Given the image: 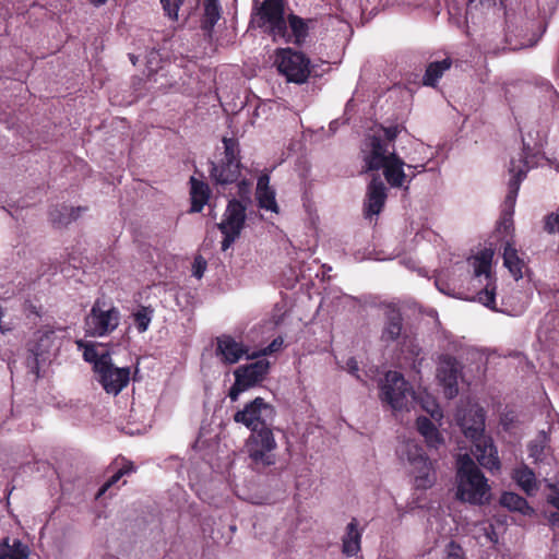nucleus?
Here are the masks:
<instances>
[{"instance_id":"obj_1","label":"nucleus","mask_w":559,"mask_h":559,"mask_svg":"<svg viewBox=\"0 0 559 559\" xmlns=\"http://www.w3.org/2000/svg\"><path fill=\"white\" fill-rule=\"evenodd\" d=\"M456 498L463 502L481 506L489 501L488 479L468 454L460 455L456 469Z\"/></svg>"},{"instance_id":"obj_2","label":"nucleus","mask_w":559,"mask_h":559,"mask_svg":"<svg viewBox=\"0 0 559 559\" xmlns=\"http://www.w3.org/2000/svg\"><path fill=\"white\" fill-rule=\"evenodd\" d=\"M223 157L218 163H211L210 177L215 186H228L238 182L239 193L248 192L249 182L247 179L239 181L241 175L240 146L235 138L224 136Z\"/></svg>"},{"instance_id":"obj_3","label":"nucleus","mask_w":559,"mask_h":559,"mask_svg":"<svg viewBox=\"0 0 559 559\" xmlns=\"http://www.w3.org/2000/svg\"><path fill=\"white\" fill-rule=\"evenodd\" d=\"M111 352H83L86 362L93 365L95 379L100 383L106 393L118 395L130 381L129 367H116L112 362Z\"/></svg>"},{"instance_id":"obj_4","label":"nucleus","mask_w":559,"mask_h":559,"mask_svg":"<svg viewBox=\"0 0 559 559\" xmlns=\"http://www.w3.org/2000/svg\"><path fill=\"white\" fill-rule=\"evenodd\" d=\"M380 340L386 346H396L400 349H414L417 347V329L405 320L400 308L389 305L384 311V321Z\"/></svg>"},{"instance_id":"obj_5","label":"nucleus","mask_w":559,"mask_h":559,"mask_svg":"<svg viewBox=\"0 0 559 559\" xmlns=\"http://www.w3.org/2000/svg\"><path fill=\"white\" fill-rule=\"evenodd\" d=\"M397 454L403 462L411 466L414 484L417 489L431 488L437 480L433 462L427 456L424 449L414 440L403 442Z\"/></svg>"},{"instance_id":"obj_6","label":"nucleus","mask_w":559,"mask_h":559,"mask_svg":"<svg viewBox=\"0 0 559 559\" xmlns=\"http://www.w3.org/2000/svg\"><path fill=\"white\" fill-rule=\"evenodd\" d=\"M273 353L274 352H252L251 355H247V358L251 361L239 366L234 371L235 382L228 393L231 401H237L243 391L259 384L265 379L271 366L266 356Z\"/></svg>"},{"instance_id":"obj_7","label":"nucleus","mask_w":559,"mask_h":559,"mask_svg":"<svg viewBox=\"0 0 559 559\" xmlns=\"http://www.w3.org/2000/svg\"><path fill=\"white\" fill-rule=\"evenodd\" d=\"M251 23L259 28H264L274 41L277 40V36H285L287 34V22L284 1L263 0L258 3L254 0Z\"/></svg>"},{"instance_id":"obj_8","label":"nucleus","mask_w":559,"mask_h":559,"mask_svg":"<svg viewBox=\"0 0 559 559\" xmlns=\"http://www.w3.org/2000/svg\"><path fill=\"white\" fill-rule=\"evenodd\" d=\"M379 399L392 411H402L414 399V390L402 373L388 371L379 382Z\"/></svg>"},{"instance_id":"obj_9","label":"nucleus","mask_w":559,"mask_h":559,"mask_svg":"<svg viewBox=\"0 0 559 559\" xmlns=\"http://www.w3.org/2000/svg\"><path fill=\"white\" fill-rule=\"evenodd\" d=\"M276 448L277 443L272 427L251 431L246 441L248 457L255 469L275 464L276 455L274 451Z\"/></svg>"},{"instance_id":"obj_10","label":"nucleus","mask_w":559,"mask_h":559,"mask_svg":"<svg viewBox=\"0 0 559 559\" xmlns=\"http://www.w3.org/2000/svg\"><path fill=\"white\" fill-rule=\"evenodd\" d=\"M275 64L287 82L304 84L310 76V59L290 47L275 50Z\"/></svg>"},{"instance_id":"obj_11","label":"nucleus","mask_w":559,"mask_h":559,"mask_svg":"<svg viewBox=\"0 0 559 559\" xmlns=\"http://www.w3.org/2000/svg\"><path fill=\"white\" fill-rule=\"evenodd\" d=\"M246 210L247 207L241 201L237 199L228 201L223 218L221 223L217 224V228L223 235V240L221 242L222 251L229 249L240 237L246 225Z\"/></svg>"},{"instance_id":"obj_12","label":"nucleus","mask_w":559,"mask_h":559,"mask_svg":"<svg viewBox=\"0 0 559 559\" xmlns=\"http://www.w3.org/2000/svg\"><path fill=\"white\" fill-rule=\"evenodd\" d=\"M120 313L117 308L104 299H96L85 318L86 332L93 336L111 333L119 324Z\"/></svg>"},{"instance_id":"obj_13","label":"nucleus","mask_w":559,"mask_h":559,"mask_svg":"<svg viewBox=\"0 0 559 559\" xmlns=\"http://www.w3.org/2000/svg\"><path fill=\"white\" fill-rule=\"evenodd\" d=\"M276 412L274 407L262 397H255L234 415L237 424H242L250 431L270 428L273 425Z\"/></svg>"},{"instance_id":"obj_14","label":"nucleus","mask_w":559,"mask_h":559,"mask_svg":"<svg viewBox=\"0 0 559 559\" xmlns=\"http://www.w3.org/2000/svg\"><path fill=\"white\" fill-rule=\"evenodd\" d=\"M455 420L467 439L484 435L485 411L477 404L457 407Z\"/></svg>"},{"instance_id":"obj_15","label":"nucleus","mask_w":559,"mask_h":559,"mask_svg":"<svg viewBox=\"0 0 559 559\" xmlns=\"http://www.w3.org/2000/svg\"><path fill=\"white\" fill-rule=\"evenodd\" d=\"M461 377L460 364L449 354H443L437 368V378L443 388V394L452 400L459 394V378Z\"/></svg>"},{"instance_id":"obj_16","label":"nucleus","mask_w":559,"mask_h":559,"mask_svg":"<svg viewBox=\"0 0 559 559\" xmlns=\"http://www.w3.org/2000/svg\"><path fill=\"white\" fill-rule=\"evenodd\" d=\"M362 153L366 171L380 170L383 162L388 160V155L390 154L388 143L377 134L367 135Z\"/></svg>"},{"instance_id":"obj_17","label":"nucleus","mask_w":559,"mask_h":559,"mask_svg":"<svg viewBox=\"0 0 559 559\" xmlns=\"http://www.w3.org/2000/svg\"><path fill=\"white\" fill-rule=\"evenodd\" d=\"M73 344L69 328L43 326L36 332L35 349H62Z\"/></svg>"},{"instance_id":"obj_18","label":"nucleus","mask_w":559,"mask_h":559,"mask_svg":"<svg viewBox=\"0 0 559 559\" xmlns=\"http://www.w3.org/2000/svg\"><path fill=\"white\" fill-rule=\"evenodd\" d=\"M469 440L473 442L472 453L483 467L490 472L500 469L498 450L490 437L480 435Z\"/></svg>"},{"instance_id":"obj_19","label":"nucleus","mask_w":559,"mask_h":559,"mask_svg":"<svg viewBox=\"0 0 559 559\" xmlns=\"http://www.w3.org/2000/svg\"><path fill=\"white\" fill-rule=\"evenodd\" d=\"M388 198L386 187L379 175H374L367 187L364 214L367 218L380 214Z\"/></svg>"},{"instance_id":"obj_20","label":"nucleus","mask_w":559,"mask_h":559,"mask_svg":"<svg viewBox=\"0 0 559 559\" xmlns=\"http://www.w3.org/2000/svg\"><path fill=\"white\" fill-rule=\"evenodd\" d=\"M405 165L404 160L395 152H391L388 155V160L383 162L381 169H383L386 182L392 188H401L403 186L406 179Z\"/></svg>"},{"instance_id":"obj_21","label":"nucleus","mask_w":559,"mask_h":559,"mask_svg":"<svg viewBox=\"0 0 559 559\" xmlns=\"http://www.w3.org/2000/svg\"><path fill=\"white\" fill-rule=\"evenodd\" d=\"M287 34L285 36H277V39H283L285 43H293L301 46L309 33V25L302 17L290 13L287 19Z\"/></svg>"},{"instance_id":"obj_22","label":"nucleus","mask_w":559,"mask_h":559,"mask_svg":"<svg viewBox=\"0 0 559 559\" xmlns=\"http://www.w3.org/2000/svg\"><path fill=\"white\" fill-rule=\"evenodd\" d=\"M255 197L260 209L278 213L275 191L270 187V177L262 175L258 178Z\"/></svg>"},{"instance_id":"obj_23","label":"nucleus","mask_w":559,"mask_h":559,"mask_svg":"<svg viewBox=\"0 0 559 559\" xmlns=\"http://www.w3.org/2000/svg\"><path fill=\"white\" fill-rule=\"evenodd\" d=\"M86 210L84 206L70 207L62 204L50 210L49 219L55 227H64L75 221Z\"/></svg>"},{"instance_id":"obj_24","label":"nucleus","mask_w":559,"mask_h":559,"mask_svg":"<svg viewBox=\"0 0 559 559\" xmlns=\"http://www.w3.org/2000/svg\"><path fill=\"white\" fill-rule=\"evenodd\" d=\"M190 183H191L190 212L191 213H200L210 199L211 190H210L207 183H205L204 181L199 180L194 177L190 178Z\"/></svg>"},{"instance_id":"obj_25","label":"nucleus","mask_w":559,"mask_h":559,"mask_svg":"<svg viewBox=\"0 0 559 559\" xmlns=\"http://www.w3.org/2000/svg\"><path fill=\"white\" fill-rule=\"evenodd\" d=\"M416 427L429 448L438 449L443 443L444 440L437 426L428 417H417Z\"/></svg>"},{"instance_id":"obj_26","label":"nucleus","mask_w":559,"mask_h":559,"mask_svg":"<svg viewBox=\"0 0 559 559\" xmlns=\"http://www.w3.org/2000/svg\"><path fill=\"white\" fill-rule=\"evenodd\" d=\"M29 556V548L20 539L14 538L11 543L9 537H5L0 543V559H27Z\"/></svg>"},{"instance_id":"obj_27","label":"nucleus","mask_w":559,"mask_h":559,"mask_svg":"<svg viewBox=\"0 0 559 559\" xmlns=\"http://www.w3.org/2000/svg\"><path fill=\"white\" fill-rule=\"evenodd\" d=\"M451 67V58H445L441 61H433L428 63L423 76V85L436 87L438 85L439 80L443 76L444 72L450 70Z\"/></svg>"},{"instance_id":"obj_28","label":"nucleus","mask_w":559,"mask_h":559,"mask_svg":"<svg viewBox=\"0 0 559 559\" xmlns=\"http://www.w3.org/2000/svg\"><path fill=\"white\" fill-rule=\"evenodd\" d=\"M503 264L510 271L512 276L519 281L523 277L525 262L519 257L518 250L511 242H507L503 248Z\"/></svg>"},{"instance_id":"obj_29","label":"nucleus","mask_w":559,"mask_h":559,"mask_svg":"<svg viewBox=\"0 0 559 559\" xmlns=\"http://www.w3.org/2000/svg\"><path fill=\"white\" fill-rule=\"evenodd\" d=\"M361 533L357 528V521L353 519L346 527V534L343 537V552L347 557L356 556L360 550Z\"/></svg>"},{"instance_id":"obj_30","label":"nucleus","mask_w":559,"mask_h":559,"mask_svg":"<svg viewBox=\"0 0 559 559\" xmlns=\"http://www.w3.org/2000/svg\"><path fill=\"white\" fill-rule=\"evenodd\" d=\"M493 252L489 249L481 250L475 258L473 262L474 274L476 277L484 275L486 281H495L491 274V261H492Z\"/></svg>"},{"instance_id":"obj_31","label":"nucleus","mask_w":559,"mask_h":559,"mask_svg":"<svg viewBox=\"0 0 559 559\" xmlns=\"http://www.w3.org/2000/svg\"><path fill=\"white\" fill-rule=\"evenodd\" d=\"M500 503L502 507L511 511H518L524 515L533 511L526 499L515 492H503L500 498Z\"/></svg>"},{"instance_id":"obj_32","label":"nucleus","mask_w":559,"mask_h":559,"mask_svg":"<svg viewBox=\"0 0 559 559\" xmlns=\"http://www.w3.org/2000/svg\"><path fill=\"white\" fill-rule=\"evenodd\" d=\"M512 477L515 483L528 495L537 488L535 474L526 465L515 468L513 471Z\"/></svg>"},{"instance_id":"obj_33","label":"nucleus","mask_w":559,"mask_h":559,"mask_svg":"<svg viewBox=\"0 0 559 559\" xmlns=\"http://www.w3.org/2000/svg\"><path fill=\"white\" fill-rule=\"evenodd\" d=\"M477 300L485 307L496 310V285L495 281H489L486 286L477 293Z\"/></svg>"},{"instance_id":"obj_34","label":"nucleus","mask_w":559,"mask_h":559,"mask_svg":"<svg viewBox=\"0 0 559 559\" xmlns=\"http://www.w3.org/2000/svg\"><path fill=\"white\" fill-rule=\"evenodd\" d=\"M547 443V435L545 432H540L537 439L532 441L528 447L530 456L533 457L535 461H542Z\"/></svg>"},{"instance_id":"obj_35","label":"nucleus","mask_w":559,"mask_h":559,"mask_svg":"<svg viewBox=\"0 0 559 559\" xmlns=\"http://www.w3.org/2000/svg\"><path fill=\"white\" fill-rule=\"evenodd\" d=\"M205 23L213 27L221 17L218 0H204Z\"/></svg>"},{"instance_id":"obj_36","label":"nucleus","mask_w":559,"mask_h":559,"mask_svg":"<svg viewBox=\"0 0 559 559\" xmlns=\"http://www.w3.org/2000/svg\"><path fill=\"white\" fill-rule=\"evenodd\" d=\"M134 471L132 463H128L123 467L119 468L109 479L99 488L97 497L104 495L111 486L118 483L124 475H128Z\"/></svg>"},{"instance_id":"obj_37","label":"nucleus","mask_w":559,"mask_h":559,"mask_svg":"<svg viewBox=\"0 0 559 559\" xmlns=\"http://www.w3.org/2000/svg\"><path fill=\"white\" fill-rule=\"evenodd\" d=\"M509 171L511 173L512 176L508 183V190H513V191L519 192L521 182L526 177V170L523 168H520V167L516 168L515 162L512 159L511 167H510Z\"/></svg>"},{"instance_id":"obj_38","label":"nucleus","mask_w":559,"mask_h":559,"mask_svg":"<svg viewBox=\"0 0 559 559\" xmlns=\"http://www.w3.org/2000/svg\"><path fill=\"white\" fill-rule=\"evenodd\" d=\"M46 352H31V354L26 357L28 372L32 373L35 379L40 377V358Z\"/></svg>"},{"instance_id":"obj_39","label":"nucleus","mask_w":559,"mask_h":559,"mask_svg":"<svg viewBox=\"0 0 559 559\" xmlns=\"http://www.w3.org/2000/svg\"><path fill=\"white\" fill-rule=\"evenodd\" d=\"M216 349H250L247 346H243L241 343H238L230 335H222L216 338Z\"/></svg>"},{"instance_id":"obj_40","label":"nucleus","mask_w":559,"mask_h":559,"mask_svg":"<svg viewBox=\"0 0 559 559\" xmlns=\"http://www.w3.org/2000/svg\"><path fill=\"white\" fill-rule=\"evenodd\" d=\"M185 0H160L165 14L171 20L178 19V11Z\"/></svg>"},{"instance_id":"obj_41","label":"nucleus","mask_w":559,"mask_h":559,"mask_svg":"<svg viewBox=\"0 0 559 559\" xmlns=\"http://www.w3.org/2000/svg\"><path fill=\"white\" fill-rule=\"evenodd\" d=\"M151 312L147 308H142L134 314V322L140 332L146 331L151 322Z\"/></svg>"},{"instance_id":"obj_42","label":"nucleus","mask_w":559,"mask_h":559,"mask_svg":"<svg viewBox=\"0 0 559 559\" xmlns=\"http://www.w3.org/2000/svg\"><path fill=\"white\" fill-rule=\"evenodd\" d=\"M443 559H465V552L461 545L451 540L447 544L444 548V558Z\"/></svg>"},{"instance_id":"obj_43","label":"nucleus","mask_w":559,"mask_h":559,"mask_svg":"<svg viewBox=\"0 0 559 559\" xmlns=\"http://www.w3.org/2000/svg\"><path fill=\"white\" fill-rule=\"evenodd\" d=\"M216 357L227 365L238 362L243 354L249 355V352H215Z\"/></svg>"},{"instance_id":"obj_44","label":"nucleus","mask_w":559,"mask_h":559,"mask_svg":"<svg viewBox=\"0 0 559 559\" xmlns=\"http://www.w3.org/2000/svg\"><path fill=\"white\" fill-rule=\"evenodd\" d=\"M335 360H336V364L342 368V369H345L347 370L350 374H353L354 377H356L357 379H361L360 378V374H359V367H358V362L357 360L354 358V357H349L347 358V360L345 361V365H341V360L338 358V356H334Z\"/></svg>"},{"instance_id":"obj_45","label":"nucleus","mask_w":559,"mask_h":559,"mask_svg":"<svg viewBox=\"0 0 559 559\" xmlns=\"http://www.w3.org/2000/svg\"><path fill=\"white\" fill-rule=\"evenodd\" d=\"M206 260L201 254L197 255L192 263V275L198 280L202 278L206 271Z\"/></svg>"},{"instance_id":"obj_46","label":"nucleus","mask_w":559,"mask_h":559,"mask_svg":"<svg viewBox=\"0 0 559 559\" xmlns=\"http://www.w3.org/2000/svg\"><path fill=\"white\" fill-rule=\"evenodd\" d=\"M423 407L431 416V418L435 419V420H440L443 417L442 409L436 403L435 400H427V401H425Z\"/></svg>"},{"instance_id":"obj_47","label":"nucleus","mask_w":559,"mask_h":559,"mask_svg":"<svg viewBox=\"0 0 559 559\" xmlns=\"http://www.w3.org/2000/svg\"><path fill=\"white\" fill-rule=\"evenodd\" d=\"M544 229L548 234L559 231V212L550 213L545 217Z\"/></svg>"},{"instance_id":"obj_48","label":"nucleus","mask_w":559,"mask_h":559,"mask_svg":"<svg viewBox=\"0 0 559 559\" xmlns=\"http://www.w3.org/2000/svg\"><path fill=\"white\" fill-rule=\"evenodd\" d=\"M381 130L383 131V140L385 143L394 142L401 133V128L399 126L381 127Z\"/></svg>"},{"instance_id":"obj_49","label":"nucleus","mask_w":559,"mask_h":559,"mask_svg":"<svg viewBox=\"0 0 559 559\" xmlns=\"http://www.w3.org/2000/svg\"><path fill=\"white\" fill-rule=\"evenodd\" d=\"M547 521L552 530H559V512H550L547 515Z\"/></svg>"},{"instance_id":"obj_50","label":"nucleus","mask_w":559,"mask_h":559,"mask_svg":"<svg viewBox=\"0 0 559 559\" xmlns=\"http://www.w3.org/2000/svg\"><path fill=\"white\" fill-rule=\"evenodd\" d=\"M284 340L282 336H276L273 341L265 347H260L259 349H281Z\"/></svg>"},{"instance_id":"obj_51","label":"nucleus","mask_w":559,"mask_h":559,"mask_svg":"<svg viewBox=\"0 0 559 559\" xmlns=\"http://www.w3.org/2000/svg\"><path fill=\"white\" fill-rule=\"evenodd\" d=\"M518 191L508 190L507 197H506V204L510 207H513L516 201Z\"/></svg>"},{"instance_id":"obj_52","label":"nucleus","mask_w":559,"mask_h":559,"mask_svg":"<svg viewBox=\"0 0 559 559\" xmlns=\"http://www.w3.org/2000/svg\"><path fill=\"white\" fill-rule=\"evenodd\" d=\"M511 225H512L511 214L509 216H507V214H504L500 221V227H503V229L507 230Z\"/></svg>"},{"instance_id":"obj_53","label":"nucleus","mask_w":559,"mask_h":559,"mask_svg":"<svg viewBox=\"0 0 559 559\" xmlns=\"http://www.w3.org/2000/svg\"><path fill=\"white\" fill-rule=\"evenodd\" d=\"M549 503L559 510V492L557 496L549 498Z\"/></svg>"},{"instance_id":"obj_54","label":"nucleus","mask_w":559,"mask_h":559,"mask_svg":"<svg viewBox=\"0 0 559 559\" xmlns=\"http://www.w3.org/2000/svg\"><path fill=\"white\" fill-rule=\"evenodd\" d=\"M78 344V346L81 348L83 347V349L85 350H88V349H95L94 345L93 344H86V345H83V343L81 341H78L75 342Z\"/></svg>"},{"instance_id":"obj_55","label":"nucleus","mask_w":559,"mask_h":559,"mask_svg":"<svg viewBox=\"0 0 559 559\" xmlns=\"http://www.w3.org/2000/svg\"><path fill=\"white\" fill-rule=\"evenodd\" d=\"M129 59H130V61L132 62L133 66H136L139 59H138V57L135 55L129 53Z\"/></svg>"},{"instance_id":"obj_56","label":"nucleus","mask_w":559,"mask_h":559,"mask_svg":"<svg viewBox=\"0 0 559 559\" xmlns=\"http://www.w3.org/2000/svg\"><path fill=\"white\" fill-rule=\"evenodd\" d=\"M91 2L96 5V7H99V5H103L107 2V0H91Z\"/></svg>"},{"instance_id":"obj_57","label":"nucleus","mask_w":559,"mask_h":559,"mask_svg":"<svg viewBox=\"0 0 559 559\" xmlns=\"http://www.w3.org/2000/svg\"><path fill=\"white\" fill-rule=\"evenodd\" d=\"M488 538H489L491 542H493V543H496V542H497V535H496V533L493 532V530H491V533H490V534H488Z\"/></svg>"},{"instance_id":"obj_58","label":"nucleus","mask_w":559,"mask_h":559,"mask_svg":"<svg viewBox=\"0 0 559 559\" xmlns=\"http://www.w3.org/2000/svg\"><path fill=\"white\" fill-rule=\"evenodd\" d=\"M8 367H9V369H10L11 373H13V366H12V362H11V361H9V362H8Z\"/></svg>"},{"instance_id":"obj_59","label":"nucleus","mask_w":559,"mask_h":559,"mask_svg":"<svg viewBox=\"0 0 559 559\" xmlns=\"http://www.w3.org/2000/svg\"><path fill=\"white\" fill-rule=\"evenodd\" d=\"M407 168H408V169H415V168H416V166L407 165Z\"/></svg>"}]
</instances>
